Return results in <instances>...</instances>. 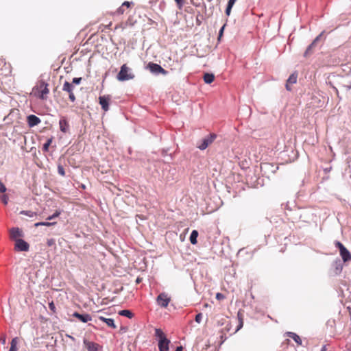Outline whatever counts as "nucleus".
Here are the masks:
<instances>
[{
  "mask_svg": "<svg viewBox=\"0 0 351 351\" xmlns=\"http://www.w3.org/2000/svg\"><path fill=\"white\" fill-rule=\"evenodd\" d=\"M33 93L36 97L43 100L46 99L47 95L49 93L48 84L44 81L39 82L37 86L33 88Z\"/></svg>",
  "mask_w": 351,
  "mask_h": 351,
  "instance_id": "obj_1",
  "label": "nucleus"
},
{
  "mask_svg": "<svg viewBox=\"0 0 351 351\" xmlns=\"http://www.w3.org/2000/svg\"><path fill=\"white\" fill-rule=\"evenodd\" d=\"M155 336L158 339V348L160 351H169L170 341L167 338L165 333L160 328L155 330Z\"/></svg>",
  "mask_w": 351,
  "mask_h": 351,
  "instance_id": "obj_2",
  "label": "nucleus"
},
{
  "mask_svg": "<svg viewBox=\"0 0 351 351\" xmlns=\"http://www.w3.org/2000/svg\"><path fill=\"white\" fill-rule=\"evenodd\" d=\"M134 77V75L132 73L131 69L126 64L121 66L120 71L117 76L119 81H127Z\"/></svg>",
  "mask_w": 351,
  "mask_h": 351,
  "instance_id": "obj_3",
  "label": "nucleus"
},
{
  "mask_svg": "<svg viewBox=\"0 0 351 351\" xmlns=\"http://www.w3.org/2000/svg\"><path fill=\"white\" fill-rule=\"evenodd\" d=\"M335 246L339 248L340 255L344 262L351 260V254L341 242L336 241Z\"/></svg>",
  "mask_w": 351,
  "mask_h": 351,
  "instance_id": "obj_4",
  "label": "nucleus"
},
{
  "mask_svg": "<svg viewBox=\"0 0 351 351\" xmlns=\"http://www.w3.org/2000/svg\"><path fill=\"white\" fill-rule=\"evenodd\" d=\"M171 302V297L167 293L162 292L156 298V302L158 306L167 308Z\"/></svg>",
  "mask_w": 351,
  "mask_h": 351,
  "instance_id": "obj_5",
  "label": "nucleus"
},
{
  "mask_svg": "<svg viewBox=\"0 0 351 351\" xmlns=\"http://www.w3.org/2000/svg\"><path fill=\"white\" fill-rule=\"evenodd\" d=\"M323 35H324V32H322L320 34H319L313 40V41L311 43V44L307 47V49H306V51L304 53V56L305 58L308 57L313 53L314 49L316 47L317 43L322 39Z\"/></svg>",
  "mask_w": 351,
  "mask_h": 351,
  "instance_id": "obj_6",
  "label": "nucleus"
},
{
  "mask_svg": "<svg viewBox=\"0 0 351 351\" xmlns=\"http://www.w3.org/2000/svg\"><path fill=\"white\" fill-rule=\"evenodd\" d=\"M217 136L215 134H210L208 136L204 138L201 144L197 147L201 150L206 149L216 138Z\"/></svg>",
  "mask_w": 351,
  "mask_h": 351,
  "instance_id": "obj_7",
  "label": "nucleus"
},
{
  "mask_svg": "<svg viewBox=\"0 0 351 351\" xmlns=\"http://www.w3.org/2000/svg\"><path fill=\"white\" fill-rule=\"evenodd\" d=\"M74 86L72 84L69 82H65L63 84L62 90L69 93V97L71 101L74 102L75 101V96L73 93Z\"/></svg>",
  "mask_w": 351,
  "mask_h": 351,
  "instance_id": "obj_8",
  "label": "nucleus"
},
{
  "mask_svg": "<svg viewBox=\"0 0 351 351\" xmlns=\"http://www.w3.org/2000/svg\"><path fill=\"white\" fill-rule=\"evenodd\" d=\"M111 100V96L104 95L99 97V103L101 106V108L105 111H108L109 110V104Z\"/></svg>",
  "mask_w": 351,
  "mask_h": 351,
  "instance_id": "obj_9",
  "label": "nucleus"
},
{
  "mask_svg": "<svg viewBox=\"0 0 351 351\" xmlns=\"http://www.w3.org/2000/svg\"><path fill=\"white\" fill-rule=\"evenodd\" d=\"M29 245L23 239H16L15 241L14 250L16 251L27 252L29 250Z\"/></svg>",
  "mask_w": 351,
  "mask_h": 351,
  "instance_id": "obj_10",
  "label": "nucleus"
},
{
  "mask_svg": "<svg viewBox=\"0 0 351 351\" xmlns=\"http://www.w3.org/2000/svg\"><path fill=\"white\" fill-rule=\"evenodd\" d=\"M152 73L166 74L167 71L159 64L149 62L147 66Z\"/></svg>",
  "mask_w": 351,
  "mask_h": 351,
  "instance_id": "obj_11",
  "label": "nucleus"
},
{
  "mask_svg": "<svg viewBox=\"0 0 351 351\" xmlns=\"http://www.w3.org/2000/svg\"><path fill=\"white\" fill-rule=\"evenodd\" d=\"M60 130L63 133H68L70 130V125L67 119L65 117H62L59 121Z\"/></svg>",
  "mask_w": 351,
  "mask_h": 351,
  "instance_id": "obj_12",
  "label": "nucleus"
},
{
  "mask_svg": "<svg viewBox=\"0 0 351 351\" xmlns=\"http://www.w3.org/2000/svg\"><path fill=\"white\" fill-rule=\"evenodd\" d=\"M23 237V233L19 228H12L10 230V237L11 239L16 240L20 239V237Z\"/></svg>",
  "mask_w": 351,
  "mask_h": 351,
  "instance_id": "obj_13",
  "label": "nucleus"
},
{
  "mask_svg": "<svg viewBox=\"0 0 351 351\" xmlns=\"http://www.w3.org/2000/svg\"><path fill=\"white\" fill-rule=\"evenodd\" d=\"M297 79H298V73L297 72H295L293 73H292L289 77L288 78V80H287V83H286V89L289 91H291V86L295 84L297 82Z\"/></svg>",
  "mask_w": 351,
  "mask_h": 351,
  "instance_id": "obj_14",
  "label": "nucleus"
},
{
  "mask_svg": "<svg viewBox=\"0 0 351 351\" xmlns=\"http://www.w3.org/2000/svg\"><path fill=\"white\" fill-rule=\"evenodd\" d=\"M88 351H102V346L97 343L91 341H84Z\"/></svg>",
  "mask_w": 351,
  "mask_h": 351,
  "instance_id": "obj_15",
  "label": "nucleus"
},
{
  "mask_svg": "<svg viewBox=\"0 0 351 351\" xmlns=\"http://www.w3.org/2000/svg\"><path fill=\"white\" fill-rule=\"evenodd\" d=\"M27 121L29 127H34L38 125L41 121L36 115L31 114L27 117Z\"/></svg>",
  "mask_w": 351,
  "mask_h": 351,
  "instance_id": "obj_16",
  "label": "nucleus"
},
{
  "mask_svg": "<svg viewBox=\"0 0 351 351\" xmlns=\"http://www.w3.org/2000/svg\"><path fill=\"white\" fill-rule=\"evenodd\" d=\"M73 316L74 317H76L77 318L80 322H83V323H86L89 321H91L92 318H91V316L89 315V314H80L79 313L77 312H75L73 314Z\"/></svg>",
  "mask_w": 351,
  "mask_h": 351,
  "instance_id": "obj_17",
  "label": "nucleus"
},
{
  "mask_svg": "<svg viewBox=\"0 0 351 351\" xmlns=\"http://www.w3.org/2000/svg\"><path fill=\"white\" fill-rule=\"evenodd\" d=\"M131 3L129 1H125L122 3V5L117 10L114 12L115 14H123L127 10H128L130 7Z\"/></svg>",
  "mask_w": 351,
  "mask_h": 351,
  "instance_id": "obj_18",
  "label": "nucleus"
},
{
  "mask_svg": "<svg viewBox=\"0 0 351 351\" xmlns=\"http://www.w3.org/2000/svg\"><path fill=\"white\" fill-rule=\"evenodd\" d=\"M261 170L263 171H267V170H269L271 171L272 173H276L277 171V170L278 169V167L272 164V163H268V162H266V163H264L261 165Z\"/></svg>",
  "mask_w": 351,
  "mask_h": 351,
  "instance_id": "obj_19",
  "label": "nucleus"
},
{
  "mask_svg": "<svg viewBox=\"0 0 351 351\" xmlns=\"http://www.w3.org/2000/svg\"><path fill=\"white\" fill-rule=\"evenodd\" d=\"M99 319L101 321L105 322L109 327H111L112 328H117L116 325L114 324V320L112 319L105 318L104 317H102V316H99Z\"/></svg>",
  "mask_w": 351,
  "mask_h": 351,
  "instance_id": "obj_20",
  "label": "nucleus"
},
{
  "mask_svg": "<svg viewBox=\"0 0 351 351\" xmlns=\"http://www.w3.org/2000/svg\"><path fill=\"white\" fill-rule=\"evenodd\" d=\"M203 79L205 83L210 84L214 81L215 75L213 73H206L204 75Z\"/></svg>",
  "mask_w": 351,
  "mask_h": 351,
  "instance_id": "obj_21",
  "label": "nucleus"
},
{
  "mask_svg": "<svg viewBox=\"0 0 351 351\" xmlns=\"http://www.w3.org/2000/svg\"><path fill=\"white\" fill-rule=\"evenodd\" d=\"M237 319H238L239 324L237 326L236 331L239 330L243 326V313L241 311H239L237 313Z\"/></svg>",
  "mask_w": 351,
  "mask_h": 351,
  "instance_id": "obj_22",
  "label": "nucleus"
},
{
  "mask_svg": "<svg viewBox=\"0 0 351 351\" xmlns=\"http://www.w3.org/2000/svg\"><path fill=\"white\" fill-rule=\"evenodd\" d=\"M299 219L300 221L305 222V223H309L311 217L308 213L303 212L300 215Z\"/></svg>",
  "mask_w": 351,
  "mask_h": 351,
  "instance_id": "obj_23",
  "label": "nucleus"
},
{
  "mask_svg": "<svg viewBox=\"0 0 351 351\" xmlns=\"http://www.w3.org/2000/svg\"><path fill=\"white\" fill-rule=\"evenodd\" d=\"M198 237V232L195 230H193L190 236V242L195 245L197 243V238Z\"/></svg>",
  "mask_w": 351,
  "mask_h": 351,
  "instance_id": "obj_24",
  "label": "nucleus"
},
{
  "mask_svg": "<svg viewBox=\"0 0 351 351\" xmlns=\"http://www.w3.org/2000/svg\"><path fill=\"white\" fill-rule=\"evenodd\" d=\"M237 0H229L228 2L227 8L226 10V14L227 16H229L231 12L232 8L233 7L234 4L235 3Z\"/></svg>",
  "mask_w": 351,
  "mask_h": 351,
  "instance_id": "obj_25",
  "label": "nucleus"
},
{
  "mask_svg": "<svg viewBox=\"0 0 351 351\" xmlns=\"http://www.w3.org/2000/svg\"><path fill=\"white\" fill-rule=\"evenodd\" d=\"M119 314L122 316L127 317L128 318H132L134 316V314L129 310H122L120 311Z\"/></svg>",
  "mask_w": 351,
  "mask_h": 351,
  "instance_id": "obj_26",
  "label": "nucleus"
},
{
  "mask_svg": "<svg viewBox=\"0 0 351 351\" xmlns=\"http://www.w3.org/2000/svg\"><path fill=\"white\" fill-rule=\"evenodd\" d=\"M17 343L18 339L16 337L12 339L9 351H17Z\"/></svg>",
  "mask_w": 351,
  "mask_h": 351,
  "instance_id": "obj_27",
  "label": "nucleus"
},
{
  "mask_svg": "<svg viewBox=\"0 0 351 351\" xmlns=\"http://www.w3.org/2000/svg\"><path fill=\"white\" fill-rule=\"evenodd\" d=\"M53 137H51L47 139V142L43 145V152H47L49 151V147L51 145V144L53 141Z\"/></svg>",
  "mask_w": 351,
  "mask_h": 351,
  "instance_id": "obj_28",
  "label": "nucleus"
},
{
  "mask_svg": "<svg viewBox=\"0 0 351 351\" xmlns=\"http://www.w3.org/2000/svg\"><path fill=\"white\" fill-rule=\"evenodd\" d=\"M289 336L290 337H291L298 344H299V345L302 344L301 339L298 335H296L293 332H289Z\"/></svg>",
  "mask_w": 351,
  "mask_h": 351,
  "instance_id": "obj_29",
  "label": "nucleus"
},
{
  "mask_svg": "<svg viewBox=\"0 0 351 351\" xmlns=\"http://www.w3.org/2000/svg\"><path fill=\"white\" fill-rule=\"evenodd\" d=\"M20 214L28 216L29 217H34L37 215V213L31 210H22Z\"/></svg>",
  "mask_w": 351,
  "mask_h": 351,
  "instance_id": "obj_30",
  "label": "nucleus"
},
{
  "mask_svg": "<svg viewBox=\"0 0 351 351\" xmlns=\"http://www.w3.org/2000/svg\"><path fill=\"white\" fill-rule=\"evenodd\" d=\"M56 223V222H38L34 224V226L35 227H38V226H51L55 225Z\"/></svg>",
  "mask_w": 351,
  "mask_h": 351,
  "instance_id": "obj_31",
  "label": "nucleus"
},
{
  "mask_svg": "<svg viewBox=\"0 0 351 351\" xmlns=\"http://www.w3.org/2000/svg\"><path fill=\"white\" fill-rule=\"evenodd\" d=\"M174 1L176 2V5L178 8V9L182 10L184 6V0H174Z\"/></svg>",
  "mask_w": 351,
  "mask_h": 351,
  "instance_id": "obj_32",
  "label": "nucleus"
},
{
  "mask_svg": "<svg viewBox=\"0 0 351 351\" xmlns=\"http://www.w3.org/2000/svg\"><path fill=\"white\" fill-rule=\"evenodd\" d=\"M47 245L49 247L55 246L56 245V240L53 238L48 239L47 240Z\"/></svg>",
  "mask_w": 351,
  "mask_h": 351,
  "instance_id": "obj_33",
  "label": "nucleus"
},
{
  "mask_svg": "<svg viewBox=\"0 0 351 351\" xmlns=\"http://www.w3.org/2000/svg\"><path fill=\"white\" fill-rule=\"evenodd\" d=\"M58 172L62 176H65L64 169V167L61 165H59L58 166Z\"/></svg>",
  "mask_w": 351,
  "mask_h": 351,
  "instance_id": "obj_34",
  "label": "nucleus"
},
{
  "mask_svg": "<svg viewBox=\"0 0 351 351\" xmlns=\"http://www.w3.org/2000/svg\"><path fill=\"white\" fill-rule=\"evenodd\" d=\"M60 211L56 210L52 215L49 216L47 219V220H51L56 217H58L60 215Z\"/></svg>",
  "mask_w": 351,
  "mask_h": 351,
  "instance_id": "obj_35",
  "label": "nucleus"
},
{
  "mask_svg": "<svg viewBox=\"0 0 351 351\" xmlns=\"http://www.w3.org/2000/svg\"><path fill=\"white\" fill-rule=\"evenodd\" d=\"M202 313H199L197 314L195 318V322L199 324L202 322Z\"/></svg>",
  "mask_w": 351,
  "mask_h": 351,
  "instance_id": "obj_36",
  "label": "nucleus"
},
{
  "mask_svg": "<svg viewBox=\"0 0 351 351\" xmlns=\"http://www.w3.org/2000/svg\"><path fill=\"white\" fill-rule=\"evenodd\" d=\"M7 189L4 184L0 181V193H5Z\"/></svg>",
  "mask_w": 351,
  "mask_h": 351,
  "instance_id": "obj_37",
  "label": "nucleus"
},
{
  "mask_svg": "<svg viewBox=\"0 0 351 351\" xmlns=\"http://www.w3.org/2000/svg\"><path fill=\"white\" fill-rule=\"evenodd\" d=\"M49 309L53 311V313H56V306L53 303V302H51L49 304Z\"/></svg>",
  "mask_w": 351,
  "mask_h": 351,
  "instance_id": "obj_38",
  "label": "nucleus"
},
{
  "mask_svg": "<svg viewBox=\"0 0 351 351\" xmlns=\"http://www.w3.org/2000/svg\"><path fill=\"white\" fill-rule=\"evenodd\" d=\"M82 81V77H75L73 79V81H72V84H79Z\"/></svg>",
  "mask_w": 351,
  "mask_h": 351,
  "instance_id": "obj_39",
  "label": "nucleus"
},
{
  "mask_svg": "<svg viewBox=\"0 0 351 351\" xmlns=\"http://www.w3.org/2000/svg\"><path fill=\"white\" fill-rule=\"evenodd\" d=\"M1 200L5 205H6L8 202V196L7 195H3L1 197Z\"/></svg>",
  "mask_w": 351,
  "mask_h": 351,
  "instance_id": "obj_40",
  "label": "nucleus"
},
{
  "mask_svg": "<svg viewBox=\"0 0 351 351\" xmlns=\"http://www.w3.org/2000/svg\"><path fill=\"white\" fill-rule=\"evenodd\" d=\"M225 298V296L223 294L221 293H217L216 294V299L218 300H222Z\"/></svg>",
  "mask_w": 351,
  "mask_h": 351,
  "instance_id": "obj_41",
  "label": "nucleus"
},
{
  "mask_svg": "<svg viewBox=\"0 0 351 351\" xmlns=\"http://www.w3.org/2000/svg\"><path fill=\"white\" fill-rule=\"evenodd\" d=\"M225 26H226V25H223L222 26V27L221 28V29L219 30V36H218V40H219L221 39V37L223 36V30H224Z\"/></svg>",
  "mask_w": 351,
  "mask_h": 351,
  "instance_id": "obj_42",
  "label": "nucleus"
},
{
  "mask_svg": "<svg viewBox=\"0 0 351 351\" xmlns=\"http://www.w3.org/2000/svg\"><path fill=\"white\" fill-rule=\"evenodd\" d=\"M111 25H112V22H110V23H109V24H108V25H100V27H104V28H110V27L111 26Z\"/></svg>",
  "mask_w": 351,
  "mask_h": 351,
  "instance_id": "obj_43",
  "label": "nucleus"
},
{
  "mask_svg": "<svg viewBox=\"0 0 351 351\" xmlns=\"http://www.w3.org/2000/svg\"><path fill=\"white\" fill-rule=\"evenodd\" d=\"M175 351H182V346L177 347V348Z\"/></svg>",
  "mask_w": 351,
  "mask_h": 351,
  "instance_id": "obj_44",
  "label": "nucleus"
},
{
  "mask_svg": "<svg viewBox=\"0 0 351 351\" xmlns=\"http://www.w3.org/2000/svg\"><path fill=\"white\" fill-rule=\"evenodd\" d=\"M141 282V278H137V279H136V282L137 284H138V283H140Z\"/></svg>",
  "mask_w": 351,
  "mask_h": 351,
  "instance_id": "obj_45",
  "label": "nucleus"
},
{
  "mask_svg": "<svg viewBox=\"0 0 351 351\" xmlns=\"http://www.w3.org/2000/svg\"><path fill=\"white\" fill-rule=\"evenodd\" d=\"M1 340L2 341L3 343H5V337L3 338H1Z\"/></svg>",
  "mask_w": 351,
  "mask_h": 351,
  "instance_id": "obj_46",
  "label": "nucleus"
},
{
  "mask_svg": "<svg viewBox=\"0 0 351 351\" xmlns=\"http://www.w3.org/2000/svg\"><path fill=\"white\" fill-rule=\"evenodd\" d=\"M321 351H326V346H324L321 350Z\"/></svg>",
  "mask_w": 351,
  "mask_h": 351,
  "instance_id": "obj_47",
  "label": "nucleus"
},
{
  "mask_svg": "<svg viewBox=\"0 0 351 351\" xmlns=\"http://www.w3.org/2000/svg\"><path fill=\"white\" fill-rule=\"evenodd\" d=\"M212 0H208V1L210 2Z\"/></svg>",
  "mask_w": 351,
  "mask_h": 351,
  "instance_id": "obj_48",
  "label": "nucleus"
}]
</instances>
